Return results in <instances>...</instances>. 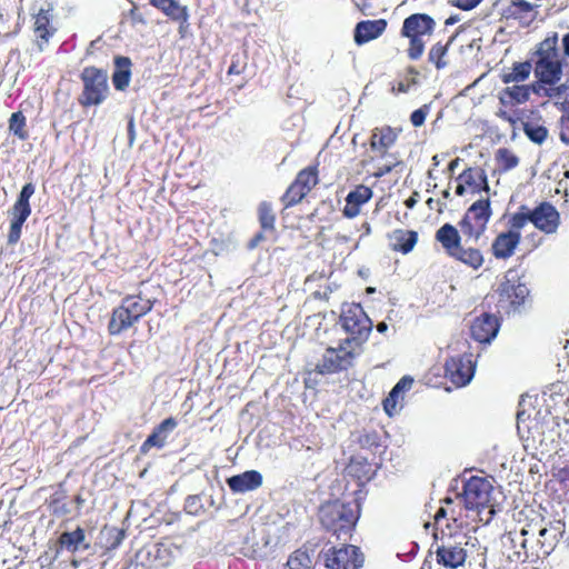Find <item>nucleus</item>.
I'll use <instances>...</instances> for the list:
<instances>
[{"label":"nucleus","mask_w":569,"mask_h":569,"mask_svg":"<svg viewBox=\"0 0 569 569\" xmlns=\"http://www.w3.org/2000/svg\"><path fill=\"white\" fill-rule=\"evenodd\" d=\"M491 216L490 199H478L458 222L460 231L447 222L436 231L435 239L449 258L472 270H479L485 263L483 253L479 248L469 246V242L478 241L485 234Z\"/></svg>","instance_id":"f257e3e1"},{"label":"nucleus","mask_w":569,"mask_h":569,"mask_svg":"<svg viewBox=\"0 0 569 569\" xmlns=\"http://www.w3.org/2000/svg\"><path fill=\"white\" fill-rule=\"evenodd\" d=\"M352 498L351 502L340 499L328 500L318 509L317 516L322 529L337 539L350 538L360 518L362 501Z\"/></svg>","instance_id":"f03ea898"},{"label":"nucleus","mask_w":569,"mask_h":569,"mask_svg":"<svg viewBox=\"0 0 569 569\" xmlns=\"http://www.w3.org/2000/svg\"><path fill=\"white\" fill-rule=\"evenodd\" d=\"M487 299L500 316L521 313L530 301V290L515 269H509Z\"/></svg>","instance_id":"7ed1b4c3"},{"label":"nucleus","mask_w":569,"mask_h":569,"mask_svg":"<svg viewBox=\"0 0 569 569\" xmlns=\"http://www.w3.org/2000/svg\"><path fill=\"white\" fill-rule=\"evenodd\" d=\"M558 37L553 33L542 40L537 49V60L535 63V76L537 84L533 87L535 93H540L542 84H557L563 74V60L560 58L558 48Z\"/></svg>","instance_id":"20e7f679"},{"label":"nucleus","mask_w":569,"mask_h":569,"mask_svg":"<svg viewBox=\"0 0 569 569\" xmlns=\"http://www.w3.org/2000/svg\"><path fill=\"white\" fill-rule=\"evenodd\" d=\"M154 306V301L143 298L139 295H128L121 303L116 307L110 316L108 332L110 336H119L131 328L142 317L149 313Z\"/></svg>","instance_id":"39448f33"},{"label":"nucleus","mask_w":569,"mask_h":569,"mask_svg":"<svg viewBox=\"0 0 569 569\" xmlns=\"http://www.w3.org/2000/svg\"><path fill=\"white\" fill-rule=\"evenodd\" d=\"M523 229L528 223L542 232L550 236L557 233L561 224V216L558 209L549 201H540L536 207L529 208L521 204L518 210L511 213Z\"/></svg>","instance_id":"423d86ee"},{"label":"nucleus","mask_w":569,"mask_h":569,"mask_svg":"<svg viewBox=\"0 0 569 569\" xmlns=\"http://www.w3.org/2000/svg\"><path fill=\"white\" fill-rule=\"evenodd\" d=\"M435 29L436 21L427 13H412L403 20L400 34L409 40L407 57L410 60L421 58L426 48L425 38L431 37Z\"/></svg>","instance_id":"0eeeda50"},{"label":"nucleus","mask_w":569,"mask_h":569,"mask_svg":"<svg viewBox=\"0 0 569 569\" xmlns=\"http://www.w3.org/2000/svg\"><path fill=\"white\" fill-rule=\"evenodd\" d=\"M339 325L349 335L345 343L360 347L366 342L372 330V321L360 303H345L341 308Z\"/></svg>","instance_id":"6e6552de"},{"label":"nucleus","mask_w":569,"mask_h":569,"mask_svg":"<svg viewBox=\"0 0 569 569\" xmlns=\"http://www.w3.org/2000/svg\"><path fill=\"white\" fill-rule=\"evenodd\" d=\"M493 487L491 482L479 476L470 477L465 483L461 498L467 509L476 510L479 515L482 511L487 512V518L482 519L486 523L489 522L495 513L493 505H491Z\"/></svg>","instance_id":"1a4fd4ad"},{"label":"nucleus","mask_w":569,"mask_h":569,"mask_svg":"<svg viewBox=\"0 0 569 569\" xmlns=\"http://www.w3.org/2000/svg\"><path fill=\"white\" fill-rule=\"evenodd\" d=\"M83 88L78 97L81 107L101 104L109 96L108 72L93 66L86 67L80 73Z\"/></svg>","instance_id":"9d476101"},{"label":"nucleus","mask_w":569,"mask_h":569,"mask_svg":"<svg viewBox=\"0 0 569 569\" xmlns=\"http://www.w3.org/2000/svg\"><path fill=\"white\" fill-rule=\"evenodd\" d=\"M377 472V467L369 462L362 456H352L345 468V479L347 481L345 496L353 482L355 488L350 491V496L355 497L357 501H363L367 496L366 485L373 479Z\"/></svg>","instance_id":"9b49d317"},{"label":"nucleus","mask_w":569,"mask_h":569,"mask_svg":"<svg viewBox=\"0 0 569 569\" xmlns=\"http://www.w3.org/2000/svg\"><path fill=\"white\" fill-rule=\"evenodd\" d=\"M359 355L351 345L345 343V339L337 348L328 347L321 361L316 366L315 371L320 375H332L347 371L353 366V361Z\"/></svg>","instance_id":"f8f14e48"},{"label":"nucleus","mask_w":569,"mask_h":569,"mask_svg":"<svg viewBox=\"0 0 569 569\" xmlns=\"http://www.w3.org/2000/svg\"><path fill=\"white\" fill-rule=\"evenodd\" d=\"M34 191V184L32 182H28L22 187L18 194V198L10 211L11 221L7 240L8 244H16L20 240L22 226L31 214L30 198L33 196Z\"/></svg>","instance_id":"ddd939ff"},{"label":"nucleus","mask_w":569,"mask_h":569,"mask_svg":"<svg viewBox=\"0 0 569 569\" xmlns=\"http://www.w3.org/2000/svg\"><path fill=\"white\" fill-rule=\"evenodd\" d=\"M322 558L328 569H360L363 565V555L353 545L331 547L322 551Z\"/></svg>","instance_id":"4468645a"},{"label":"nucleus","mask_w":569,"mask_h":569,"mask_svg":"<svg viewBox=\"0 0 569 569\" xmlns=\"http://www.w3.org/2000/svg\"><path fill=\"white\" fill-rule=\"evenodd\" d=\"M516 219L509 216L507 224L508 230L499 232L491 243V253L496 259L507 260L511 258L521 241V230L519 223H515Z\"/></svg>","instance_id":"2eb2a0df"},{"label":"nucleus","mask_w":569,"mask_h":569,"mask_svg":"<svg viewBox=\"0 0 569 569\" xmlns=\"http://www.w3.org/2000/svg\"><path fill=\"white\" fill-rule=\"evenodd\" d=\"M476 361L472 353L450 357L445 363V377L456 387L467 386L473 378Z\"/></svg>","instance_id":"dca6fc26"},{"label":"nucleus","mask_w":569,"mask_h":569,"mask_svg":"<svg viewBox=\"0 0 569 569\" xmlns=\"http://www.w3.org/2000/svg\"><path fill=\"white\" fill-rule=\"evenodd\" d=\"M456 194L465 196L468 191L476 194L481 191L488 192L490 187L486 171L480 167H468L458 177Z\"/></svg>","instance_id":"f3484780"},{"label":"nucleus","mask_w":569,"mask_h":569,"mask_svg":"<svg viewBox=\"0 0 569 569\" xmlns=\"http://www.w3.org/2000/svg\"><path fill=\"white\" fill-rule=\"evenodd\" d=\"M499 328V319L492 313L483 312L472 320L470 335L480 343H489L497 336Z\"/></svg>","instance_id":"a211bd4d"},{"label":"nucleus","mask_w":569,"mask_h":569,"mask_svg":"<svg viewBox=\"0 0 569 569\" xmlns=\"http://www.w3.org/2000/svg\"><path fill=\"white\" fill-rule=\"evenodd\" d=\"M167 550L158 543L146 545L134 555L133 563L141 569H161L167 566L164 552Z\"/></svg>","instance_id":"6ab92c4d"},{"label":"nucleus","mask_w":569,"mask_h":569,"mask_svg":"<svg viewBox=\"0 0 569 569\" xmlns=\"http://www.w3.org/2000/svg\"><path fill=\"white\" fill-rule=\"evenodd\" d=\"M533 87L529 84H512L502 88L498 92V109L513 110L517 106L523 104L529 101Z\"/></svg>","instance_id":"aec40b11"},{"label":"nucleus","mask_w":569,"mask_h":569,"mask_svg":"<svg viewBox=\"0 0 569 569\" xmlns=\"http://www.w3.org/2000/svg\"><path fill=\"white\" fill-rule=\"evenodd\" d=\"M373 197V191L366 184H357L346 197V204L342 209V216L347 219H353L361 213L362 206L368 203Z\"/></svg>","instance_id":"412c9836"},{"label":"nucleus","mask_w":569,"mask_h":569,"mask_svg":"<svg viewBox=\"0 0 569 569\" xmlns=\"http://www.w3.org/2000/svg\"><path fill=\"white\" fill-rule=\"evenodd\" d=\"M467 558V551L460 543L442 541L436 549V559L446 568L456 569L462 566Z\"/></svg>","instance_id":"4be33fe9"},{"label":"nucleus","mask_w":569,"mask_h":569,"mask_svg":"<svg viewBox=\"0 0 569 569\" xmlns=\"http://www.w3.org/2000/svg\"><path fill=\"white\" fill-rule=\"evenodd\" d=\"M50 9L41 8L33 16V33L36 37V44L39 51H43V49L48 46L49 40L56 33V28L51 23V13Z\"/></svg>","instance_id":"5701e85b"},{"label":"nucleus","mask_w":569,"mask_h":569,"mask_svg":"<svg viewBox=\"0 0 569 569\" xmlns=\"http://www.w3.org/2000/svg\"><path fill=\"white\" fill-rule=\"evenodd\" d=\"M177 425L178 421L173 417L162 420L153 428L152 432L142 442L140 446V453L147 455L151 448H163L167 443L169 433L174 430Z\"/></svg>","instance_id":"b1692460"},{"label":"nucleus","mask_w":569,"mask_h":569,"mask_svg":"<svg viewBox=\"0 0 569 569\" xmlns=\"http://www.w3.org/2000/svg\"><path fill=\"white\" fill-rule=\"evenodd\" d=\"M502 16L507 20H516L522 27H529L537 18L535 6L526 0H511L503 9Z\"/></svg>","instance_id":"393cba45"},{"label":"nucleus","mask_w":569,"mask_h":569,"mask_svg":"<svg viewBox=\"0 0 569 569\" xmlns=\"http://www.w3.org/2000/svg\"><path fill=\"white\" fill-rule=\"evenodd\" d=\"M400 130L390 126L375 128L370 136V148L380 156H386L388 150L396 143Z\"/></svg>","instance_id":"a878e982"},{"label":"nucleus","mask_w":569,"mask_h":569,"mask_svg":"<svg viewBox=\"0 0 569 569\" xmlns=\"http://www.w3.org/2000/svg\"><path fill=\"white\" fill-rule=\"evenodd\" d=\"M262 475L257 470H247L227 479L230 490L234 493L256 490L262 486Z\"/></svg>","instance_id":"bb28decb"},{"label":"nucleus","mask_w":569,"mask_h":569,"mask_svg":"<svg viewBox=\"0 0 569 569\" xmlns=\"http://www.w3.org/2000/svg\"><path fill=\"white\" fill-rule=\"evenodd\" d=\"M418 232L408 229H395L388 234L390 248L395 252L408 254L413 250L418 242Z\"/></svg>","instance_id":"cd10ccee"},{"label":"nucleus","mask_w":569,"mask_h":569,"mask_svg":"<svg viewBox=\"0 0 569 569\" xmlns=\"http://www.w3.org/2000/svg\"><path fill=\"white\" fill-rule=\"evenodd\" d=\"M387 28L385 19L365 20L357 23L355 29V42L363 44L380 37Z\"/></svg>","instance_id":"c85d7f7f"},{"label":"nucleus","mask_w":569,"mask_h":569,"mask_svg":"<svg viewBox=\"0 0 569 569\" xmlns=\"http://www.w3.org/2000/svg\"><path fill=\"white\" fill-rule=\"evenodd\" d=\"M522 130L527 138L537 144H542L549 134L545 120L538 112L531 111L526 121L521 122Z\"/></svg>","instance_id":"c756f323"},{"label":"nucleus","mask_w":569,"mask_h":569,"mask_svg":"<svg viewBox=\"0 0 569 569\" xmlns=\"http://www.w3.org/2000/svg\"><path fill=\"white\" fill-rule=\"evenodd\" d=\"M131 60L128 57L117 56L114 58L116 70L112 74V83L119 91L128 88L131 79Z\"/></svg>","instance_id":"7c9ffc66"},{"label":"nucleus","mask_w":569,"mask_h":569,"mask_svg":"<svg viewBox=\"0 0 569 569\" xmlns=\"http://www.w3.org/2000/svg\"><path fill=\"white\" fill-rule=\"evenodd\" d=\"M532 66L529 61L515 62L510 70L501 73L500 79L505 84H519L529 78Z\"/></svg>","instance_id":"2f4dec72"},{"label":"nucleus","mask_w":569,"mask_h":569,"mask_svg":"<svg viewBox=\"0 0 569 569\" xmlns=\"http://www.w3.org/2000/svg\"><path fill=\"white\" fill-rule=\"evenodd\" d=\"M149 3L161 11L170 20H184L187 17L188 8L186 6H181L178 0H149Z\"/></svg>","instance_id":"473e14b6"},{"label":"nucleus","mask_w":569,"mask_h":569,"mask_svg":"<svg viewBox=\"0 0 569 569\" xmlns=\"http://www.w3.org/2000/svg\"><path fill=\"white\" fill-rule=\"evenodd\" d=\"M86 540V532L81 527L73 531L62 532L58 538L60 549H66L72 553L79 550L80 545Z\"/></svg>","instance_id":"72a5a7b5"},{"label":"nucleus","mask_w":569,"mask_h":569,"mask_svg":"<svg viewBox=\"0 0 569 569\" xmlns=\"http://www.w3.org/2000/svg\"><path fill=\"white\" fill-rule=\"evenodd\" d=\"M453 37H451L447 43L436 42L431 46L428 52V61L436 67L437 70L445 69L448 66L446 57L449 51V47L452 43Z\"/></svg>","instance_id":"f704fd0d"},{"label":"nucleus","mask_w":569,"mask_h":569,"mask_svg":"<svg viewBox=\"0 0 569 569\" xmlns=\"http://www.w3.org/2000/svg\"><path fill=\"white\" fill-rule=\"evenodd\" d=\"M258 221L262 231H276V213L272 203L269 201H261L258 206Z\"/></svg>","instance_id":"c9c22d12"},{"label":"nucleus","mask_w":569,"mask_h":569,"mask_svg":"<svg viewBox=\"0 0 569 569\" xmlns=\"http://www.w3.org/2000/svg\"><path fill=\"white\" fill-rule=\"evenodd\" d=\"M497 168L500 173L508 172L519 164V157L508 148H499L495 156Z\"/></svg>","instance_id":"e433bc0d"},{"label":"nucleus","mask_w":569,"mask_h":569,"mask_svg":"<svg viewBox=\"0 0 569 569\" xmlns=\"http://www.w3.org/2000/svg\"><path fill=\"white\" fill-rule=\"evenodd\" d=\"M309 192L310 191L308 189L303 186L297 184V181L293 180L281 196L280 200L284 208H291L300 203Z\"/></svg>","instance_id":"4c0bfd02"},{"label":"nucleus","mask_w":569,"mask_h":569,"mask_svg":"<svg viewBox=\"0 0 569 569\" xmlns=\"http://www.w3.org/2000/svg\"><path fill=\"white\" fill-rule=\"evenodd\" d=\"M318 166L319 164L316 163L300 170L295 178L297 184L303 186L311 191L319 183Z\"/></svg>","instance_id":"58836bf2"},{"label":"nucleus","mask_w":569,"mask_h":569,"mask_svg":"<svg viewBox=\"0 0 569 569\" xmlns=\"http://www.w3.org/2000/svg\"><path fill=\"white\" fill-rule=\"evenodd\" d=\"M9 131L21 141H24L29 138L27 130V118L21 111L13 112L10 116Z\"/></svg>","instance_id":"ea45409f"},{"label":"nucleus","mask_w":569,"mask_h":569,"mask_svg":"<svg viewBox=\"0 0 569 569\" xmlns=\"http://www.w3.org/2000/svg\"><path fill=\"white\" fill-rule=\"evenodd\" d=\"M284 569H312V560L308 551L299 548L288 558Z\"/></svg>","instance_id":"a19ab883"},{"label":"nucleus","mask_w":569,"mask_h":569,"mask_svg":"<svg viewBox=\"0 0 569 569\" xmlns=\"http://www.w3.org/2000/svg\"><path fill=\"white\" fill-rule=\"evenodd\" d=\"M67 495L64 491H56L47 499V506L51 515L60 517L69 512V508L66 502Z\"/></svg>","instance_id":"79ce46f5"},{"label":"nucleus","mask_w":569,"mask_h":569,"mask_svg":"<svg viewBox=\"0 0 569 569\" xmlns=\"http://www.w3.org/2000/svg\"><path fill=\"white\" fill-rule=\"evenodd\" d=\"M406 72L410 77H406L405 80L396 81L391 87V91L393 93H407L412 87H415L418 83L417 77L419 76V71L415 67H408L406 69Z\"/></svg>","instance_id":"37998d69"},{"label":"nucleus","mask_w":569,"mask_h":569,"mask_svg":"<svg viewBox=\"0 0 569 569\" xmlns=\"http://www.w3.org/2000/svg\"><path fill=\"white\" fill-rule=\"evenodd\" d=\"M557 541L558 538L556 531H552L551 529L548 528H541L539 530L538 543L540 545V552L543 556L550 555Z\"/></svg>","instance_id":"c03bdc74"},{"label":"nucleus","mask_w":569,"mask_h":569,"mask_svg":"<svg viewBox=\"0 0 569 569\" xmlns=\"http://www.w3.org/2000/svg\"><path fill=\"white\" fill-rule=\"evenodd\" d=\"M559 129L560 140L569 144V100L562 102Z\"/></svg>","instance_id":"a18cd8bd"},{"label":"nucleus","mask_w":569,"mask_h":569,"mask_svg":"<svg viewBox=\"0 0 569 569\" xmlns=\"http://www.w3.org/2000/svg\"><path fill=\"white\" fill-rule=\"evenodd\" d=\"M567 90H568V87L566 83H561L559 86L542 84V88H541L539 94L558 102L560 99L565 98Z\"/></svg>","instance_id":"49530a36"},{"label":"nucleus","mask_w":569,"mask_h":569,"mask_svg":"<svg viewBox=\"0 0 569 569\" xmlns=\"http://www.w3.org/2000/svg\"><path fill=\"white\" fill-rule=\"evenodd\" d=\"M496 116L497 118L508 122L513 131L518 129L519 122L521 120V118L519 117V111L517 109H498L496 111Z\"/></svg>","instance_id":"de8ad7c7"},{"label":"nucleus","mask_w":569,"mask_h":569,"mask_svg":"<svg viewBox=\"0 0 569 569\" xmlns=\"http://www.w3.org/2000/svg\"><path fill=\"white\" fill-rule=\"evenodd\" d=\"M429 111H430L429 104H423L419 109L415 110L410 114V121H411L412 126L416 128L421 127L425 123L426 118L429 114Z\"/></svg>","instance_id":"09e8293b"},{"label":"nucleus","mask_w":569,"mask_h":569,"mask_svg":"<svg viewBox=\"0 0 569 569\" xmlns=\"http://www.w3.org/2000/svg\"><path fill=\"white\" fill-rule=\"evenodd\" d=\"M398 398L399 395L393 393V391L391 390L388 397L383 400V409L387 412V415L392 416L395 413L393 410H396Z\"/></svg>","instance_id":"8fccbe9b"},{"label":"nucleus","mask_w":569,"mask_h":569,"mask_svg":"<svg viewBox=\"0 0 569 569\" xmlns=\"http://www.w3.org/2000/svg\"><path fill=\"white\" fill-rule=\"evenodd\" d=\"M481 2H482V0H455L453 6L463 11H469V10L475 9Z\"/></svg>","instance_id":"3c124183"},{"label":"nucleus","mask_w":569,"mask_h":569,"mask_svg":"<svg viewBox=\"0 0 569 569\" xmlns=\"http://www.w3.org/2000/svg\"><path fill=\"white\" fill-rule=\"evenodd\" d=\"M412 385V379L409 377L401 378L396 386L391 389L393 393L400 395L401 392L408 390Z\"/></svg>","instance_id":"603ef678"},{"label":"nucleus","mask_w":569,"mask_h":569,"mask_svg":"<svg viewBox=\"0 0 569 569\" xmlns=\"http://www.w3.org/2000/svg\"><path fill=\"white\" fill-rule=\"evenodd\" d=\"M397 164H399V162H391V163L380 166L378 168V170L376 172H373V177L379 179V178L390 173L397 167Z\"/></svg>","instance_id":"864d4df0"},{"label":"nucleus","mask_w":569,"mask_h":569,"mask_svg":"<svg viewBox=\"0 0 569 569\" xmlns=\"http://www.w3.org/2000/svg\"><path fill=\"white\" fill-rule=\"evenodd\" d=\"M200 499L198 496H189L186 500L184 509L189 513H197V505L199 503Z\"/></svg>","instance_id":"5fc2aeb1"},{"label":"nucleus","mask_w":569,"mask_h":569,"mask_svg":"<svg viewBox=\"0 0 569 569\" xmlns=\"http://www.w3.org/2000/svg\"><path fill=\"white\" fill-rule=\"evenodd\" d=\"M243 71V67L240 64L239 62V59L236 58V57H232V61H231V64L229 66V69H228V74L229 76H232V74H241Z\"/></svg>","instance_id":"6e6d98bb"},{"label":"nucleus","mask_w":569,"mask_h":569,"mask_svg":"<svg viewBox=\"0 0 569 569\" xmlns=\"http://www.w3.org/2000/svg\"><path fill=\"white\" fill-rule=\"evenodd\" d=\"M188 19H189V12L187 11V17L184 20L182 19H173L172 21H176L179 23V34L183 38L186 32H187V29L189 27V23H188Z\"/></svg>","instance_id":"4d7b16f0"},{"label":"nucleus","mask_w":569,"mask_h":569,"mask_svg":"<svg viewBox=\"0 0 569 569\" xmlns=\"http://www.w3.org/2000/svg\"><path fill=\"white\" fill-rule=\"evenodd\" d=\"M557 478L560 480V482L565 483V486H569V467L559 469Z\"/></svg>","instance_id":"13d9d810"},{"label":"nucleus","mask_w":569,"mask_h":569,"mask_svg":"<svg viewBox=\"0 0 569 569\" xmlns=\"http://www.w3.org/2000/svg\"><path fill=\"white\" fill-rule=\"evenodd\" d=\"M264 232L266 231H260L258 232L249 242V248H256L261 241L264 240Z\"/></svg>","instance_id":"bf43d9fd"},{"label":"nucleus","mask_w":569,"mask_h":569,"mask_svg":"<svg viewBox=\"0 0 569 569\" xmlns=\"http://www.w3.org/2000/svg\"><path fill=\"white\" fill-rule=\"evenodd\" d=\"M419 193L417 191L412 192V194L405 201V204L408 209H412L418 202Z\"/></svg>","instance_id":"052dcab7"},{"label":"nucleus","mask_w":569,"mask_h":569,"mask_svg":"<svg viewBox=\"0 0 569 569\" xmlns=\"http://www.w3.org/2000/svg\"><path fill=\"white\" fill-rule=\"evenodd\" d=\"M448 510L443 507L439 508L438 511L435 515V522L436 525H440V521L445 518H447Z\"/></svg>","instance_id":"680f3d73"},{"label":"nucleus","mask_w":569,"mask_h":569,"mask_svg":"<svg viewBox=\"0 0 569 569\" xmlns=\"http://www.w3.org/2000/svg\"><path fill=\"white\" fill-rule=\"evenodd\" d=\"M563 54L569 58V32L562 37Z\"/></svg>","instance_id":"e2e57ef3"},{"label":"nucleus","mask_w":569,"mask_h":569,"mask_svg":"<svg viewBox=\"0 0 569 569\" xmlns=\"http://www.w3.org/2000/svg\"><path fill=\"white\" fill-rule=\"evenodd\" d=\"M459 161L460 159L459 158H455L453 160H451L447 167V170L449 173H453L455 169L458 167L459 164Z\"/></svg>","instance_id":"0e129e2a"},{"label":"nucleus","mask_w":569,"mask_h":569,"mask_svg":"<svg viewBox=\"0 0 569 569\" xmlns=\"http://www.w3.org/2000/svg\"><path fill=\"white\" fill-rule=\"evenodd\" d=\"M458 21H459L458 16H450L449 18L446 19L445 24L452 26V24L457 23Z\"/></svg>","instance_id":"69168bd1"},{"label":"nucleus","mask_w":569,"mask_h":569,"mask_svg":"<svg viewBox=\"0 0 569 569\" xmlns=\"http://www.w3.org/2000/svg\"><path fill=\"white\" fill-rule=\"evenodd\" d=\"M377 330H378L380 333L386 332V331L388 330V326H387V323H386V322H383V321H382V322H379V323L377 325Z\"/></svg>","instance_id":"338daca9"},{"label":"nucleus","mask_w":569,"mask_h":569,"mask_svg":"<svg viewBox=\"0 0 569 569\" xmlns=\"http://www.w3.org/2000/svg\"><path fill=\"white\" fill-rule=\"evenodd\" d=\"M420 569H431V562L425 560Z\"/></svg>","instance_id":"774afa93"}]
</instances>
